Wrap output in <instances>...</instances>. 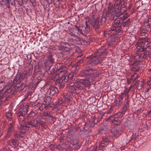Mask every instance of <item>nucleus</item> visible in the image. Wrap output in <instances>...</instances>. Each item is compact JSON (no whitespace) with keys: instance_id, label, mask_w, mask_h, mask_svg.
Returning a JSON list of instances; mask_svg holds the SVG:
<instances>
[{"instance_id":"obj_28","label":"nucleus","mask_w":151,"mask_h":151,"mask_svg":"<svg viewBox=\"0 0 151 151\" xmlns=\"http://www.w3.org/2000/svg\"><path fill=\"white\" fill-rule=\"evenodd\" d=\"M116 16H115V17L114 18V19H113L114 20V24H118V26H119V27H120V28L121 27L119 25V24L120 22V18H116Z\"/></svg>"},{"instance_id":"obj_19","label":"nucleus","mask_w":151,"mask_h":151,"mask_svg":"<svg viewBox=\"0 0 151 151\" xmlns=\"http://www.w3.org/2000/svg\"><path fill=\"white\" fill-rule=\"evenodd\" d=\"M18 121L19 123L21 126L27 124L26 121L23 116H22L21 117L19 118Z\"/></svg>"},{"instance_id":"obj_36","label":"nucleus","mask_w":151,"mask_h":151,"mask_svg":"<svg viewBox=\"0 0 151 151\" xmlns=\"http://www.w3.org/2000/svg\"><path fill=\"white\" fill-rule=\"evenodd\" d=\"M6 115L7 118L10 119L12 118V114L10 111H8L6 113Z\"/></svg>"},{"instance_id":"obj_63","label":"nucleus","mask_w":151,"mask_h":151,"mask_svg":"<svg viewBox=\"0 0 151 151\" xmlns=\"http://www.w3.org/2000/svg\"><path fill=\"white\" fill-rule=\"evenodd\" d=\"M62 104V101H60L59 102H58V105H60Z\"/></svg>"},{"instance_id":"obj_46","label":"nucleus","mask_w":151,"mask_h":151,"mask_svg":"<svg viewBox=\"0 0 151 151\" xmlns=\"http://www.w3.org/2000/svg\"><path fill=\"white\" fill-rule=\"evenodd\" d=\"M80 82V80L79 79L77 78H75L73 80V83L74 84H76Z\"/></svg>"},{"instance_id":"obj_60","label":"nucleus","mask_w":151,"mask_h":151,"mask_svg":"<svg viewBox=\"0 0 151 151\" xmlns=\"http://www.w3.org/2000/svg\"><path fill=\"white\" fill-rule=\"evenodd\" d=\"M50 117H51L52 120H53L55 119V117L53 116H50Z\"/></svg>"},{"instance_id":"obj_59","label":"nucleus","mask_w":151,"mask_h":151,"mask_svg":"<svg viewBox=\"0 0 151 151\" xmlns=\"http://www.w3.org/2000/svg\"><path fill=\"white\" fill-rule=\"evenodd\" d=\"M119 97L120 98V99L121 100V101H122L123 100V98L122 95H120L119 96Z\"/></svg>"},{"instance_id":"obj_49","label":"nucleus","mask_w":151,"mask_h":151,"mask_svg":"<svg viewBox=\"0 0 151 151\" xmlns=\"http://www.w3.org/2000/svg\"><path fill=\"white\" fill-rule=\"evenodd\" d=\"M43 115L44 116H49V115L48 114V111L44 112L43 113Z\"/></svg>"},{"instance_id":"obj_34","label":"nucleus","mask_w":151,"mask_h":151,"mask_svg":"<svg viewBox=\"0 0 151 151\" xmlns=\"http://www.w3.org/2000/svg\"><path fill=\"white\" fill-rule=\"evenodd\" d=\"M37 127H38L37 125L40 124L41 126L43 127L45 125V122L41 120H39L36 121Z\"/></svg>"},{"instance_id":"obj_56","label":"nucleus","mask_w":151,"mask_h":151,"mask_svg":"<svg viewBox=\"0 0 151 151\" xmlns=\"http://www.w3.org/2000/svg\"><path fill=\"white\" fill-rule=\"evenodd\" d=\"M49 48L50 49H52V50H54V46L51 45L49 47Z\"/></svg>"},{"instance_id":"obj_1","label":"nucleus","mask_w":151,"mask_h":151,"mask_svg":"<svg viewBox=\"0 0 151 151\" xmlns=\"http://www.w3.org/2000/svg\"><path fill=\"white\" fill-rule=\"evenodd\" d=\"M106 11H105L104 12V14L102 15L101 17H99L98 18L97 20L95 21L94 20L92 22H90L91 23L90 25L89 24L90 23L89 17H87L86 19H88V21L86 20L85 22L86 24V27L84 28H83V26L82 28L81 29V26L79 27L76 25H75V27L76 29H77L78 32H81L82 31H84L85 29L86 28H89V30H90L93 27L95 29V31H97L100 25L102 23H104L106 21Z\"/></svg>"},{"instance_id":"obj_11","label":"nucleus","mask_w":151,"mask_h":151,"mask_svg":"<svg viewBox=\"0 0 151 151\" xmlns=\"http://www.w3.org/2000/svg\"><path fill=\"white\" fill-rule=\"evenodd\" d=\"M53 60L52 56H49L45 62V65L46 69L49 70L50 67L52 65Z\"/></svg>"},{"instance_id":"obj_23","label":"nucleus","mask_w":151,"mask_h":151,"mask_svg":"<svg viewBox=\"0 0 151 151\" xmlns=\"http://www.w3.org/2000/svg\"><path fill=\"white\" fill-rule=\"evenodd\" d=\"M122 114L121 112H118L114 114V115L111 116L109 119H111V117H113L115 118H120L122 116Z\"/></svg>"},{"instance_id":"obj_42","label":"nucleus","mask_w":151,"mask_h":151,"mask_svg":"<svg viewBox=\"0 0 151 151\" xmlns=\"http://www.w3.org/2000/svg\"><path fill=\"white\" fill-rule=\"evenodd\" d=\"M35 115V114L34 112L31 111L29 114V116L30 117H33Z\"/></svg>"},{"instance_id":"obj_52","label":"nucleus","mask_w":151,"mask_h":151,"mask_svg":"<svg viewBox=\"0 0 151 151\" xmlns=\"http://www.w3.org/2000/svg\"><path fill=\"white\" fill-rule=\"evenodd\" d=\"M55 148H56L58 150H60L61 148V147L60 145V144L59 145L57 146H55Z\"/></svg>"},{"instance_id":"obj_22","label":"nucleus","mask_w":151,"mask_h":151,"mask_svg":"<svg viewBox=\"0 0 151 151\" xmlns=\"http://www.w3.org/2000/svg\"><path fill=\"white\" fill-rule=\"evenodd\" d=\"M76 85L74 84L72 85H70L68 86V88L69 89V91L72 93L74 91H76L77 90L76 87Z\"/></svg>"},{"instance_id":"obj_48","label":"nucleus","mask_w":151,"mask_h":151,"mask_svg":"<svg viewBox=\"0 0 151 151\" xmlns=\"http://www.w3.org/2000/svg\"><path fill=\"white\" fill-rule=\"evenodd\" d=\"M83 62V59H82L79 60L77 62L78 65H79V64L82 63Z\"/></svg>"},{"instance_id":"obj_32","label":"nucleus","mask_w":151,"mask_h":151,"mask_svg":"<svg viewBox=\"0 0 151 151\" xmlns=\"http://www.w3.org/2000/svg\"><path fill=\"white\" fill-rule=\"evenodd\" d=\"M97 149V146H92L89 148L88 147L87 149L85 151H96Z\"/></svg>"},{"instance_id":"obj_25","label":"nucleus","mask_w":151,"mask_h":151,"mask_svg":"<svg viewBox=\"0 0 151 151\" xmlns=\"http://www.w3.org/2000/svg\"><path fill=\"white\" fill-rule=\"evenodd\" d=\"M29 126H28L27 124H26L21 126V132L23 133H25L27 131L28 129L27 128H29Z\"/></svg>"},{"instance_id":"obj_12","label":"nucleus","mask_w":151,"mask_h":151,"mask_svg":"<svg viewBox=\"0 0 151 151\" xmlns=\"http://www.w3.org/2000/svg\"><path fill=\"white\" fill-rule=\"evenodd\" d=\"M92 70L91 68L86 69L85 70L81 71L79 74L80 76H84L85 77L90 76V71Z\"/></svg>"},{"instance_id":"obj_62","label":"nucleus","mask_w":151,"mask_h":151,"mask_svg":"<svg viewBox=\"0 0 151 151\" xmlns=\"http://www.w3.org/2000/svg\"><path fill=\"white\" fill-rule=\"evenodd\" d=\"M133 133L132 134V137H131L130 140H129V141H130L133 138Z\"/></svg>"},{"instance_id":"obj_3","label":"nucleus","mask_w":151,"mask_h":151,"mask_svg":"<svg viewBox=\"0 0 151 151\" xmlns=\"http://www.w3.org/2000/svg\"><path fill=\"white\" fill-rule=\"evenodd\" d=\"M67 73L66 69L65 66L60 63H58L55 65L54 68H52L50 71V73H54L56 76L57 75L60 76V74L62 75H65Z\"/></svg>"},{"instance_id":"obj_8","label":"nucleus","mask_w":151,"mask_h":151,"mask_svg":"<svg viewBox=\"0 0 151 151\" xmlns=\"http://www.w3.org/2000/svg\"><path fill=\"white\" fill-rule=\"evenodd\" d=\"M15 122L14 120H12L9 121L7 124V133L6 135V137L10 136L11 133L12 132L14 129V125Z\"/></svg>"},{"instance_id":"obj_9","label":"nucleus","mask_w":151,"mask_h":151,"mask_svg":"<svg viewBox=\"0 0 151 151\" xmlns=\"http://www.w3.org/2000/svg\"><path fill=\"white\" fill-rule=\"evenodd\" d=\"M28 107L29 106L27 105L22 106L19 109L17 115L19 116H24L27 113Z\"/></svg>"},{"instance_id":"obj_50","label":"nucleus","mask_w":151,"mask_h":151,"mask_svg":"<svg viewBox=\"0 0 151 151\" xmlns=\"http://www.w3.org/2000/svg\"><path fill=\"white\" fill-rule=\"evenodd\" d=\"M130 19H128L127 20L124 22V23H125L126 24H128L130 23Z\"/></svg>"},{"instance_id":"obj_21","label":"nucleus","mask_w":151,"mask_h":151,"mask_svg":"<svg viewBox=\"0 0 151 151\" xmlns=\"http://www.w3.org/2000/svg\"><path fill=\"white\" fill-rule=\"evenodd\" d=\"M113 125L114 126H117L120 124L121 123V121L119 119H111Z\"/></svg>"},{"instance_id":"obj_27","label":"nucleus","mask_w":151,"mask_h":151,"mask_svg":"<svg viewBox=\"0 0 151 151\" xmlns=\"http://www.w3.org/2000/svg\"><path fill=\"white\" fill-rule=\"evenodd\" d=\"M51 97L49 96H48L45 98L44 102L45 103V104L47 106L50 104L51 102Z\"/></svg>"},{"instance_id":"obj_41","label":"nucleus","mask_w":151,"mask_h":151,"mask_svg":"<svg viewBox=\"0 0 151 151\" xmlns=\"http://www.w3.org/2000/svg\"><path fill=\"white\" fill-rule=\"evenodd\" d=\"M49 149L51 150H54V148H55V145L54 144H50L49 146Z\"/></svg>"},{"instance_id":"obj_7","label":"nucleus","mask_w":151,"mask_h":151,"mask_svg":"<svg viewBox=\"0 0 151 151\" xmlns=\"http://www.w3.org/2000/svg\"><path fill=\"white\" fill-rule=\"evenodd\" d=\"M74 42H73L71 43H64V45H62L60 46L58 48L59 50L63 51H68L70 49L74 47Z\"/></svg>"},{"instance_id":"obj_61","label":"nucleus","mask_w":151,"mask_h":151,"mask_svg":"<svg viewBox=\"0 0 151 151\" xmlns=\"http://www.w3.org/2000/svg\"><path fill=\"white\" fill-rule=\"evenodd\" d=\"M52 112L51 111H48V114L49 115V116L50 117V116H51V115L52 114Z\"/></svg>"},{"instance_id":"obj_38","label":"nucleus","mask_w":151,"mask_h":151,"mask_svg":"<svg viewBox=\"0 0 151 151\" xmlns=\"http://www.w3.org/2000/svg\"><path fill=\"white\" fill-rule=\"evenodd\" d=\"M18 75V76L20 80H22L24 78L25 75L24 73H22L20 74H17Z\"/></svg>"},{"instance_id":"obj_40","label":"nucleus","mask_w":151,"mask_h":151,"mask_svg":"<svg viewBox=\"0 0 151 151\" xmlns=\"http://www.w3.org/2000/svg\"><path fill=\"white\" fill-rule=\"evenodd\" d=\"M3 92V89L0 87V99H2L4 97V94Z\"/></svg>"},{"instance_id":"obj_24","label":"nucleus","mask_w":151,"mask_h":151,"mask_svg":"<svg viewBox=\"0 0 151 151\" xmlns=\"http://www.w3.org/2000/svg\"><path fill=\"white\" fill-rule=\"evenodd\" d=\"M27 125H30L32 127H37L36 121L35 120H31L28 121L27 122Z\"/></svg>"},{"instance_id":"obj_15","label":"nucleus","mask_w":151,"mask_h":151,"mask_svg":"<svg viewBox=\"0 0 151 151\" xmlns=\"http://www.w3.org/2000/svg\"><path fill=\"white\" fill-rule=\"evenodd\" d=\"M110 29L109 30L110 31H111V33H112V31H115L117 29H118L116 31V33H119L121 31L120 27H119V26H118V24H113Z\"/></svg>"},{"instance_id":"obj_18","label":"nucleus","mask_w":151,"mask_h":151,"mask_svg":"<svg viewBox=\"0 0 151 151\" xmlns=\"http://www.w3.org/2000/svg\"><path fill=\"white\" fill-rule=\"evenodd\" d=\"M11 86L10 85H7L3 89V92L4 93V97L5 96L7 95L10 91Z\"/></svg>"},{"instance_id":"obj_16","label":"nucleus","mask_w":151,"mask_h":151,"mask_svg":"<svg viewBox=\"0 0 151 151\" xmlns=\"http://www.w3.org/2000/svg\"><path fill=\"white\" fill-rule=\"evenodd\" d=\"M110 133L109 134V137L113 139L115 138V135L119 132L118 130H116L114 127H112L110 130Z\"/></svg>"},{"instance_id":"obj_14","label":"nucleus","mask_w":151,"mask_h":151,"mask_svg":"<svg viewBox=\"0 0 151 151\" xmlns=\"http://www.w3.org/2000/svg\"><path fill=\"white\" fill-rule=\"evenodd\" d=\"M58 91V90L57 88L51 86L48 89L47 92L50 96H52L56 93H57Z\"/></svg>"},{"instance_id":"obj_37","label":"nucleus","mask_w":151,"mask_h":151,"mask_svg":"<svg viewBox=\"0 0 151 151\" xmlns=\"http://www.w3.org/2000/svg\"><path fill=\"white\" fill-rule=\"evenodd\" d=\"M129 16V15L128 14L126 13L124 14L122 17H121L120 18L123 21L126 19Z\"/></svg>"},{"instance_id":"obj_47","label":"nucleus","mask_w":151,"mask_h":151,"mask_svg":"<svg viewBox=\"0 0 151 151\" xmlns=\"http://www.w3.org/2000/svg\"><path fill=\"white\" fill-rule=\"evenodd\" d=\"M103 141L105 142H109V140L106 138H103Z\"/></svg>"},{"instance_id":"obj_5","label":"nucleus","mask_w":151,"mask_h":151,"mask_svg":"<svg viewBox=\"0 0 151 151\" xmlns=\"http://www.w3.org/2000/svg\"><path fill=\"white\" fill-rule=\"evenodd\" d=\"M73 77V73H70L66 76H61L60 78L56 80V83L59 86V88H61L64 85L65 82H67L68 80H71Z\"/></svg>"},{"instance_id":"obj_13","label":"nucleus","mask_w":151,"mask_h":151,"mask_svg":"<svg viewBox=\"0 0 151 151\" xmlns=\"http://www.w3.org/2000/svg\"><path fill=\"white\" fill-rule=\"evenodd\" d=\"M84 86L88 87L90 85L91 81H92V79L90 76L87 77L85 79L81 80Z\"/></svg>"},{"instance_id":"obj_43","label":"nucleus","mask_w":151,"mask_h":151,"mask_svg":"<svg viewBox=\"0 0 151 151\" xmlns=\"http://www.w3.org/2000/svg\"><path fill=\"white\" fill-rule=\"evenodd\" d=\"M130 88L128 89L127 88L125 89L124 91V94H125L126 93L127 94L129 93L130 90Z\"/></svg>"},{"instance_id":"obj_29","label":"nucleus","mask_w":151,"mask_h":151,"mask_svg":"<svg viewBox=\"0 0 151 151\" xmlns=\"http://www.w3.org/2000/svg\"><path fill=\"white\" fill-rule=\"evenodd\" d=\"M99 73H96V74L94 73H91L90 72V76L92 79V81H93L94 80V78L96 77H98L99 76Z\"/></svg>"},{"instance_id":"obj_44","label":"nucleus","mask_w":151,"mask_h":151,"mask_svg":"<svg viewBox=\"0 0 151 151\" xmlns=\"http://www.w3.org/2000/svg\"><path fill=\"white\" fill-rule=\"evenodd\" d=\"M127 108L126 106H124L123 108L122 109L121 112L122 114H124L127 110Z\"/></svg>"},{"instance_id":"obj_26","label":"nucleus","mask_w":151,"mask_h":151,"mask_svg":"<svg viewBox=\"0 0 151 151\" xmlns=\"http://www.w3.org/2000/svg\"><path fill=\"white\" fill-rule=\"evenodd\" d=\"M0 3L2 5H6L8 8L9 7V0H0Z\"/></svg>"},{"instance_id":"obj_20","label":"nucleus","mask_w":151,"mask_h":151,"mask_svg":"<svg viewBox=\"0 0 151 151\" xmlns=\"http://www.w3.org/2000/svg\"><path fill=\"white\" fill-rule=\"evenodd\" d=\"M76 85V87L77 89H79L80 90L83 89L84 88V86L82 83L81 80H80V82L78 83L75 84Z\"/></svg>"},{"instance_id":"obj_53","label":"nucleus","mask_w":151,"mask_h":151,"mask_svg":"<svg viewBox=\"0 0 151 151\" xmlns=\"http://www.w3.org/2000/svg\"><path fill=\"white\" fill-rule=\"evenodd\" d=\"M138 134L137 133H136L135 134L134 137V139L135 140L138 137Z\"/></svg>"},{"instance_id":"obj_10","label":"nucleus","mask_w":151,"mask_h":151,"mask_svg":"<svg viewBox=\"0 0 151 151\" xmlns=\"http://www.w3.org/2000/svg\"><path fill=\"white\" fill-rule=\"evenodd\" d=\"M22 80H20L18 76V75H17L15 78L14 79V83H17V85L18 88H20V90H23L25 87V85L22 84L21 83Z\"/></svg>"},{"instance_id":"obj_54","label":"nucleus","mask_w":151,"mask_h":151,"mask_svg":"<svg viewBox=\"0 0 151 151\" xmlns=\"http://www.w3.org/2000/svg\"><path fill=\"white\" fill-rule=\"evenodd\" d=\"M20 135L19 134H16L15 135V137H16L19 138V137H20Z\"/></svg>"},{"instance_id":"obj_51","label":"nucleus","mask_w":151,"mask_h":151,"mask_svg":"<svg viewBox=\"0 0 151 151\" xmlns=\"http://www.w3.org/2000/svg\"><path fill=\"white\" fill-rule=\"evenodd\" d=\"M1 151H12L9 149H8L7 148L4 147L1 150Z\"/></svg>"},{"instance_id":"obj_35","label":"nucleus","mask_w":151,"mask_h":151,"mask_svg":"<svg viewBox=\"0 0 151 151\" xmlns=\"http://www.w3.org/2000/svg\"><path fill=\"white\" fill-rule=\"evenodd\" d=\"M71 143L73 145H76L78 143V139L76 138H73L71 141Z\"/></svg>"},{"instance_id":"obj_4","label":"nucleus","mask_w":151,"mask_h":151,"mask_svg":"<svg viewBox=\"0 0 151 151\" xmlns=\"http://www.w3.org/2000/svg\"><path fill=\"white\" fill-rule=\"evenodd\" d=\"M139 35L140 36L142 37H139L138 42L137 43V49L140 51L142 50V51H144V48H142V50L141 49V46L142 45V44L146 42L147 40V37L148 36V34L146 30H141L140 32ZM148 40H147V41H148Z\"/></svg>"},{"instance_id":"obj_31","label":"nucleus","mask_w":151,"mask_h":151,"mask_svg":"<svg viewBox=\"0 0 151 151\" xmlns=\"http://www.w3.org/2000/svg\"><path fill=\"white\" fill-rule=\"evenodd\" d=\"M47 106L45 104H41L39 107V109L40 110H42L44 109H47L48 108Z\"/></svg>"},{"instance_id":"obj_17","label":"nucleus","mask_w":151,"mask_h":151,"mask_svg":"<svg viewBox=\"0 0 151 151\" xmlns=\"http://www.w3.org/2000/svg\"><path fill=\"white\" fill-rule=\"evenodd\" d=\"M8 144L12 146H13L15 147H16L18 146V142L17 140L16 139H12L9 140L8 142Z\"/></svg>"},{"instance_id":"obj_6","label":"nucleus","mask_w":151,"mask_h":151,"mask_svg":"<svg viewBox=\"0 0 151 151\" xmlns=\"http://www.w3.org/2000/svg\"><path fill=\"white\" fill-rule=\"evenodd\" d=\"M89 59L87 63V67H91L92 65H94L98 64L101 60L100 56L91 55L89 58Z\"/></svg>"},{"instance_id":"obj_64","label":"nucleus","mask_w":151,"mask_h":151,"mask_svg":"<svg viewBox=\"0 0 151 151\" xmlns=\"http://www.w3.org/2000/svg\"><path fill=\"white\" fill-rule=\"evenodd\" d=\"M141 111V110L140 109L137 110V111L138 112H140Z\"/></svg>"},{"instance_id":"obj_33","label":"nucleus","mask_w":151,"mask_h":151,"mask_svg":"<svg viewBox=\"0 0 151 151\" xmlns=\"http://www.w3.org/2000/svg\"><path fill=\"white\" fill-rule=\"evenodd\" d=\"M63 96L65 100H66L68 101H70V96L68 94L64 93L63 94Z\"/></svg>"},{"instance_id":"obj_39","label":"nucleus","mask_w":151,"mask_h":151,"mask_svg":"<svg viewBox=\"0 0 151 151\" xmlns=\"http://www.w3.org/2000/svg\"><path fill=\"white\" fill-rule=\"evenodd\" d=\"M149 71H151V69L149 70ZM147 83L150 88H151V75L149 78V80L147 81Z\"/></svg>"},{"instance_id":"obj_55","label":"nucleus","mask_w":151,"mask_h":151,"mask_svg":"<svg viewBox=\"0 0 151 151\" xmlns=\"http://www.w3.org/2000/svg\"><path fill=\"white\" fill-rule=\"evenodd\" d=\"M4 79H2L1 80L0 79V84L4 83Z\"/></svg>"},{"instance_id":"obj_30","label":"nucleus","mask_w":151,"mask_h":151,"mask_svg":"<svg viewBox=\"0 0 151 151\" xmlns=\"http://www.w3.org/2000/svg\"><path fill=\"white\" fill-rule=\"evenodd\" d=\"M107 129V128L106 127H104L101 128L99 131V134H105V132Z\"/></svg>"},{"instance_id":"obj_58","label":"nucleus","mask_w":151,"mask_h":151,"mask_svg":"<svg viewBox=\"0 0 151 151\" xmlns=\"http://www.w3.org/2000/svg\"><path fill=\"white\" fill-rule=\"evenodd\" d=\"M151 113V109L148 111L147 112V115H149Z\"/></svg>"},{"instance_id":"obj_57","label":"nucleus","mask_w":151,"mask_h":151,"mask_svg":"<svg viewBox=\"0 0 151 151\" xmlns=\"http://www.w3.org/2000/svg\"><path fill=\"white\" fill-rule=\"evenodd\" d=\"M70 35L72 36H73L74 37H76L77 36L75 34H73V33H71V34H70Z\"/></svg>"},{"instance_id":"obj_45","label":"nucleus","mask_w":151,"mask_h":151,"mask_svg":"<svg viewBox=\"0 0 151 151\" xmlns=\"http://www.w3.org/2000/svg\"><path fill=\"white\" fill-rule=\"evenodd\" d=\"M144 44H145V43H144V44L143 45V46L142 47V45L141 46V50H142V48H143V47H144V51H142V50L141 51H140H140H139L137 49V48H136V50L138 51V53L139 52H142V51L143 52V51H145V47L144 46ZM142 45H143V44ZM136 46H137V45H136Z\"/></svg>"},{"instance_id":"obj_2","label":"nucleus","mask_w":151,"mask_h":151,"mask_svg":"<svg viewBox=\"0 0 151 151\" xmlns=\"http://www.w3.org/2000/svg\"><path fill=\"white\" fill-rule=\"evenodd\" d=\"M114 6V5H111L109 4L108 8V12L106 10H104L103 11L102 15L104 11H106V17H109V13L111 14V19L112 20L114 19V18L115 17L116 13V17H118L124 14L126 11V8L124 5H122L120 9H119V7H117V6H116V9H115Z\"/></svg>"}]
</instances>
